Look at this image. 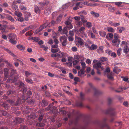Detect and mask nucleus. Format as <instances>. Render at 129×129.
Here are the masks:
<instances>
[{
  "mask_svg": "<svg viewBox=\"0 0 129 129\" xmlns=\"http://www.w3.org/2000/svg\"><path fill=\"white\" fill-rule=\"evenodd\" d=\"M122 4V2H116L115 3V5L119 7H121V5Z\"/></svg>",
  "mask_w": 129,
  "mask_h": 129,
  "instance_id": "obj_50",
  "label": "nucleus"
},
{
  "mask_svg": "<svg viewBox=\"0 0 129 129\" xmlns=\"http://www.w3.org/2000/svg\"><path fill=\"white\" fill-rule=\"evenodd\" d=\"M56 54L57 57L58 58H62V57H67V54L62 52L59 51L58 53H56Z\"/></svg>",
  "mask_w": 129,
  "mask_h": 129,
  "instance_id": "obj_8",
  "label": "nucleus"
},
{
  "mask_svg": "<svg viewBox=\"0 0 129 129\" xmlns=\"http://www.w3.org/2000/svg\"><path fill=\"white\" fill-rule=\"evenodd\" d=\"M91 14H92L94 16L96 17H98L99 16V14L95 13L93 11H91Z\"/></svg>",
  "mask_w": 129,
  "mask_h": 129,
  "instance_id": "obj_40",
  "label": "nucleus"
},
{
  "mask_svg": "<svg viewBox=\"0 0 129 129\" xmlns=\"http://www.w3.org/2000/svg\"><path fill=\"white\" fill-rule=\"evenodd\" d=\"M2 105L4 107L6 110H7L9 108V105L5 103H4Z\"/></svg>",
  "mask_w": 129,
  "mask_h": 129,
  "instance_id": "obj_33",
  "label": "nucleus"
},
{
  "mask_svg": "<svg viewBox=\"0 0 129 129\" xmlns=\"http://www.w3.org/2000/svg\"><path fill=\"white\" fill-rule=\"evenodd\" d=\"M18 78V77L17 75L15 76L12 79H10V78L9 77L6 82H10L12 83L15 82L17 81Z\"/></svg>",
  "mask_w": 129,
  "mask_h": 129,
  "instance_id": "obj_9",
  "label": "nucleus"
},
{
  "mask_svg": "<svg viewBox=\"0 0 129 129\" xmlns=\"http://www.w3.org/2000/svg\"><path fill=\"white\" fill-rule=\"evenodd\" d=\"M48 104L46 101L44 100H43L41 103V106L42 107H45L47 106Z\"/></svg>",
  "mask_w": 129,
  "mask_h": 129,
  "instance_id": "obj_22",
  "label": "nucleus"
},
{
  "mask_svg": "<svg viewBox=\"0 0 129 129\" xmlns=\"http://www.w3.org/2000/svg\"><path fill=\"white\" fill-rule=\"evenodd\" d=\"M63 108H61L59 110V113H61L64 114L66 113V112L64 110H63Z\"/></svg>",
  "mask_w": 129,
  "mask_h": 129,
  "instance_id": "obj_41",
  "label": "nucleus"
},
{
  "mask_svg": "<svg viewBox=\"0 0 129 129\" xmlns=\"http://www.w3.org/2000/svg\"><path fill=\"white\" fill-rule=\"evenodd\" d=\"M29 27H28L24 29L23 30L21 31L20 33L22 34H24L25 32H26L29 29Z\"/></svg>",
  "mask_w": 129,
  "mask_h": 129,
  "instance_id": "obj_47",
  "label": "nucleus"
},
{
  "mask_svg": "<svg viewBox=\"0 0 129 129\" xmlns=\"http://www.w3.org/2000/svg\"><path fill=\"white\" fill-rule=\"evenodd\" d=\"M27 90V89L26 88L24 87L21 89V90L23 93H25L26 92Z\"/></svg>",
  "mask_w": 129,
  "mask_h": 129,
  "instance_id": "obj_59",
  "label": "nucleus"
},
{
  "mask_svg": "<svg viewBox=\"0 0 129 129\" xmlns=\"http://www.w3.org/2000/svg\"><path fill=\"white\" fill-rule=\"evenodd\" d=\"M20 129H27V127L24 125H20V127L19 128Z\"/></svg>",
  "mask_w": 129,
  "mask_h": 129,
  "instance_id": "obj_56",
  "label": "nucleus"
},
{
  "mask_svg": "<svg viewBox=\"0 0 129 129\" xmlns=\"http://www.w3.org/2000/svg\"><path fill=\"white\" fill-rule=\"evenodd\" d=\"M7 95H9L10 94H16V93L15 91L13 90H9L7 92Z\"/></svg>",
  "mask_w": 129,
  "mask_h": 129,
  "instance_id": "obj_36",
  "label": "nucleus"
},
{
  "mask_svg": "<svg viewBox=\"0 0 129 129\" xmlns=\"http://www.w3.org/2000/svg\"><path fill=\"white\" fill-rule=\"evenodd\" d=\"M62 34H67L68 33L67 27H64L62 30Z\"/></svg>",
  "mask_w": 129,
  "mask_h": 129,
  "instance_id": "obj_35",
  "label": "nucleus"
},
{
  "mask_svg": "<svg viewBox=\"0 0 129 129\" xmlns=\"http://www.w3.org/2000/svg\"><path fill=\"white\" fill-rule=\"evenodd\" d=\"M73 57L69 56L68 57V62H71L72 61Z\"/></svg>",
  "mask_w": 129,
  "mask_h": 129,
  "instance_id": "obj_64",
  "label": "nucleus"
},
{
  "mask_svg": "<svg viewBox=\"0 0 129 129\" xmlns=\"http://www.w3.org/2000/svg\"><path fill=\"white\" fill-rule=\"evenodd\" d=\"M62 18V16L60 14L59 15L56 19V22L57 23H58L61 21Z\"/></svg>",
  "mask_w": 129,
  "mask_h": 129,
  "instance_id": "obj_24",
  "label": "nucleus"
},
{
  "mask_svg": "<svg viewBox=\"0 0 129 129\" xmlns=\"http://www.w3.org/2000/svg\"><path fill=\"white\" fill-rule=\"evenodd\" d=\"M17 48L20 50H23L25 49L24 47H23L22 45H17Z\"/></svg>",
  "mask_w": 129,
  "mask_h": 129,
  "instance_id": "obj_37",
  "label": "nucleus"
},
{
  "mask_svg": "<svg viewBox=\"0 0 129 129\" xmlns=\"http://www.w3.org/2000/svg\"><path fill=\"white\" fill-rule=\"evenodd\" d=\"M123 50L124 52L126 54L129 51L128 47L126 46H125L124 47Z\"/></svg>",
  "mask_w": 129,
  "mask_h": 129,
  "instance_id": "obj_21",
  "label": "nucleus"
},
{
  "mask_svg": "<svg viewBox=\"0 0 129 129\" xmlns=\"http://www.w3.org/2000/svg\"><path fill=\"white\" fill-rule=\"evenodd\" d=\"M84 70L81 69L80 70V71H79L78 72V76L81 77H83L84 76L82 75L84 74Z\"/></svg>",
  "mask_w": 129,
  "mask_h": 129,
  "instance_id": "obj_17",
  "label": "nucleus"
},
{
  "mask_svg": "<svg viewBox=\"0 0 129 129\" xmlns=\"http://www.w3.org/2000/svg\"><path fill=\"white\" fill-rule=\"evenodd\" d=\"M48 26V23H44L43 24L41 25L40 27L37 29L35 31V33L36 34H37L40 31L42 30L44 28H46Z\"/></svg>",
  "mask_w": 129,
  "mask_h": 129,
  "instance_id": "obj_5",
  "label": "nucleus"
},
{
  "mask_svg": "<svg viewBox=\"0 0 129 129\" xmlns=\"http://www.w3.org/2000/svg\"><path fill=\"white\" fill-rule=\"evenodd\" d=\"M76 24L78 26H80L82 25V23L79 21H77L76 22Z\"/></svg>",
  "mask_w": 129,
  "mask_h": 129,
  "instance_id": "obj_57",
  "label": "nucleus"
},
{
  "mask_svg": "<svg viewBox=\"0 0 129 129\" xmlns=\"http://www.w3.org/2000/svg\"><path fill=\"white\" fill-rule=\"evenodd\" d=\"M114 110V108L110 107L105 111V113L107 114H110L111 116H114L115 115V113L113 111Z\"/></svg>",
  "mask_w": 129,
  "mask_h": 129,
  "instance_id": "obj_6",
  "label": "nucleus"
},
{
  "mask_svg": "<svg viewBox=\"0 0 129 129\" xmlns=\"http://www.w3.org/2000/svg\"><path fill=\"white\" fill-rule=\"evenodd\" d=\"M74 58L78 60H79L80 58V56L79 55H75L74 56Z\"/></svg>",
  "mask_w": 129,
  "mask_h": 129,
  "instance_id": "obj_60",
  "label": "nucleus"
},
{
  "mask_svg": "<svg viewBox=\"0 0 129 129\" xmlns=\"http://www.w3.org/2000/svg\"><path fill=\"white\" fill-rule=\"evenodd\" d=\"M16 20L20 22H22L24 21V19L21 17H19L16 19Z\"/></svg>",
  "mask_w": 129,
  "mask_h": 129,
  "instance_id": "obj_44",
  "label": "nucleus"
},
{
  "mask_svg": "<svg viewBox=\"0 0 129 129\" xmlns=\"http://www.w3.org/2000/svg\"><path fill=\"white\" fill-rule=\"evenodd\" d=\"M99 33L100 35L102 37H105L106 35V32L104 31H99Z\"/></svg>",
  "mask_w": 129,
  "mask_h": 129,
  "instance_id": "obj_34",
  "label": "nucleus"
},
{
  "mask_svg": "<svg viewBox=\"0 0 129 129\" xmlns=\"http://www.w3.org/2000/svg\"><path fill=\"white\" fill-rule=\"evenodd\" d=\"M81 64L82 66V69L84 70L85 68L86 64L84 62H82L81 63Z\"/></svg>",
  "mask_w": 129,
  "mask_h": 129,
  "instance_id": "obj_61",
  "label": "nucleus"
},
{
  "mask_svg": "<svg viewBox=\"0 0 129 129\" xmlns=\"http://www.w3.org/2000/svg\"><path fill=\"white\" fill-rule=\"evenodd\" d=\"M114 35L113 34L109 33L107 34L106 36V38L107 39H108L109 38H112Z\"/></svg>",
  "mask_w": 129,
  "mask_h": 129,
  "instance_id": "obj_28",
  "label": "nucleus"
},
{
  "mask_svg": "<svg viewBox=\"0 0 129 129\" xmlns=\"http://www.w3.org/2000/svg\"><path fill=\"white\" fill-rule=\"evenodd\" d=\"M60 41L62 42V45L63 46H66L67 39L65 37H61L60 39Z\"/></svg>",
  "mask_w": 129,
  "mask_h": 129,
  "instance_id": "obj_7",
  "label": "nucleus"
},
{
  "mask_svg": "<svg viewBox=\"0 0 129 129\" xmlns=\"http://www.w3.org/2000/svg\"><path fill=\"white\" fill-rule=\"evenodd\" d=\"M93 67L96 69H98L101 68V64L100 62H98L95 64H93Z\"/></svg>",
  "mask_w": 129,
  "mask_h": 129,
  "instance_id": "obj_13",
  "label": "nucleus"
},
{
  "mask_svg": "<svg viewBox=\"0 0 129 129\" xmlns=\"http://www.w3.org/2000/svg\"><path fill=\"white\" fill-rule=\"evenodd\" d=\"M6 28L5 25H1L0 27V30H2V32H3V33H5L6 32L5 31Z\"/></svg>",
  "mask_w": 129,
  "mask_h": 129,
  "instance_id": "obj_26",
  "label": "nucleus"
},
{
  "mask_svg": "<svg viewBox=\"0 0 129 129\" xmlns=\"http://www.w3.org/2000/svg\"><path fill=\"white\" fill-rule=\"evenodd\" d=\"M122 49L121 48H119L117 50V53L118 55L119 56L121 54V51Z\"/></svg>",
  "mask_w": 129,
  "mask_h": 129,
  "instance_id": "obj_48",
  "label": "nucleus"
},
{
  "mask_svg": "<svg viewBox=\"0 0 129 129\" xmlns=\"http://www.w3.org/2000/svg\"><path fill=\"white\" fill-rule=\"evenodd\" d=\"M41 47L43 48L44 51H47L48 49V47H46L45 45H43L41 46Z\"/></svg>",
  "mask_w": 129,
  "mask_h": 129,
  "instance_id": "obj_45",
  "label": "nucleus"
},
{
  "mask_svg": "<svg viewBox=\"0 0 129 129\" xmlns=\"http://www.w3.org/2000/svg\"><path fill=\"white\" fill-rule=\"evenodd\" d=\"M16 2H14L12 5V7L14 8H18V3H16Z\"/></svg>",
  "mask_w": 129,
  "mask_h": 129,
  "instance_id": "obj_46",
  "label": "nucleus"
},
{
  "mask_svg": "<svg viewBox=\"0 0 129 129\" xmlns=\"http://www.w3.org/2000/svg\"><path fill=\"white\" fill-rule=\"evenodd\" d=\"M60 50L59 48H57L56 49H54L51 48V52L53 53H56L58 52Z\"/></svg>",
  "mask_w": 129,
  "mask_h": 129,
  "instance_id": "obj_31",
  "label": "nucleus"
},
{
  "mask_svg": "<svg viewBox=\"0 0 129 129\" xmlns=\"http://www.w3.org/2000/svg\"><path fill=\"white\" fill-rule=\"evenodd\" d=\"M52 104H50L45 109V110L46 111H49L50 109V110L49 112L50 113H52L53 112V110L52 109H54V108H55L54 107H52Z\"/></svg>",
  "mask_w": 129,
  "mask_h": 129,
  "instance_id": "obj_12",
  "label": "nucleus"
},
{
  "mask_svg": "<svg viewBox=\"0 0 129 129\" xmlns=\"http://www.w3.org/2000/svg\"><path fill=\"white\" fill-rule=\"evenodd\" d=\"M107 58L106 57H102L100 58V61L102 62H104L107 61Z\"/></svg>",
  "mask_w": 129,
  "mask_h": 129,
  "instance_id": "obj_55",
  "label": "nucleus"
},
{
  "mask_svg": "<svg viewBox=\"0 0 129 129\" xmlns=\"http://www.w3.org/2000/svg\"><path fill=\"white\" fill-rule=\"evenodd\" d=\"M113 74L112 72H111L109 74L107 75V77L110 79L113 80H114L113 77Z\"/></svg>",
  "mask_w": 129,
  "mask_h": 129,
  "instance_id": "obj_25",
  "label": "nucleus"
},
{
  "mask_svg": "<svg viewBox=\"0 0 129 129\" xmlns=\"http://www.w3.org/2000/svg\"><path fill=\"white\" fill-rule=\"evenodd\" d=\"M10 42L13 45H15L16 43V40L17 37L15 34L13 33H11L8 35Z\"/></svg>",
  "mask_w": 129,
  "mask_h": 129,
  "instance_id": "obj_2",
  "label": "nucleus"
},
{
  "mask_svg": "<svg viewBox=\"0 0 129 129\" xmlns=\"http://www.w3.org/2000/svg\"><path fill=\"white\" fill-rule=\"evenodd\" d=\"M86 26L88 28H90L92 26V24L90 22H87L86 24Z\"/></svg>",
  "mask_w": 129,
  "mask_h": 129,
  "instance_id": "obj_52",
  "label": "nucleus"
},
{
  "mask_svg": "<svg viewBox=\"0 0 129 129\" xmlns=\"http://www.w3.org/2000/svg\"><path fill=\"white\" fill-rule=\"evenodd\" d=\"M80 99L81 101L83 100L84 99V94H83L82 92H81L80 93Z\"/></svg>",
  "mask_w": 129,
  "mask_h": 129,
  "instance_id": "obj_51",
  "label": "nucleus"
},
{
  "mask_svg": "<svg viewBox=\"0 0 129 129\" xmlns=\"http://www.w3.org/2000/svg\"><path fill=\"white\" fill-rule=\"evenodd\" d=\"M36 117V116L34 113H33L31 114L28 116L26 117V118L28 119H34Z\"/></svg>",
  "mask_w": 129,
  "mask_h": 129,
  "instance_id": "obj_18",
  "label": "nucleus"
},
{
  "mask_svg": "<svg viewBox=\"0 0 129 129\" xmlns=\"http://www.w3.org/2000/svg\"><path fill=\"white\" fill-rule=\"evenodd\" d=\"M88 35H90L91 36V37L92 38H94L95 37V35L91 32L90 31L88 33Z\"/></svg>",
  "mask_w": 129,
  "mask_h": 129,
  "instance_id": "obj_49",
  "label": "nucleus"
},
{
  "mask_svg": "<svg viewBox=\"0 0 129 129\" xmlns=\"http://www.w3.org/2000/svg\"><path fill=\"white\" fill-rule=\"evenodd\" d=\"M24 120V119L23 118H15L14 121V122L15 124H19L22 123Z\"/></svg>",
  "mask_w": 129,
  "mask_h": 129,
  "instance_id": "obj_10",
  "label": "nucleus"
},
{
  "mask_svg": "<svg viewBox=\"0 0 129 129\" xmlns=\"http://www.w3.org/2000/svg\"><path fill=\"white\" fill-rule=\"evenodd\" d=\"M6 51L10 55H12L13 56H14L15 55L8 49H6Z\"/></svg>",
  "mask_w": 129,
  "mask_h": 129,
  "instance_id": "obj_58",
  "label": "nucleus"
},
{
  "mask_svg": "<svg viewBox=\"0 0 129 129\" xmlns=\"http://www.w3.org/2000/svg\"><path fill=\"white\" fill-rule=\"evenodd\" d=\"M24 73L25 75V76L26 78H27L29 76L31 75L32 74V73H30L29 72L27 71H24Z\"/></svg>",
  "mask_w": 129,
  "mask_h": 129,
  "instance_id": "obj_42",
  "label": "nucleus"
},
{
  "mask_svg": "<svg viewBox=\"0 0 129 129\" xmlns=\"http://www.w3.org/2000/svg\"><path fill=\"white\" fill-rule=\"evenodd\" d=\"M30 96H28L27 98H25V96L24 95H23L22 96V98L21 100L20 98H18L16 103H15V106H17L18 105H19L22 103L24 102L28 98H30Z\"/></svg>",
  "mask_w": 129,
  "mask_h": 129,
  "instance_id": "obj_4",
  "label": "nucleus"
},
{
  "mask_svg": "<svg viewBox=\"0 0 129 129\" xmlns=\"http://www.w3.org/2000/svg\"><path fill=\"white\" fill-rule=\"evenodd\" d=\"M25 80L26 82L27 83L31 84H33V80L31 79H29V78H25Z\"/></svg>",
  "mask_w": 129,
  "mask_h": 129,
  "instance_id": "obj_30",
  "label": "nucleus"
},
{
  "mask_svg": "<svg viewBox=\"0 0 129 129\" xmlns=\"http://www.w3.org/2000/svg\"><path fill=\"white\" fill-rule=\"evenodd\" d=\"M107 119L106 118H104L103 119V122L104 123V124L102 126V127H103L105 126H106L108 128L109 127L108 125L107 124L105 123V122L107 120Z\"/></svg>",
  "mask_w": 129,
  "mask_h": 129,
  "instance_id": "obj_39",
  "label": "nucleus"
},
{
  "mask_svg": "<svg viewBox=\"0 0 129 129\" xmlns=\"http://www.w3.org/2000/svg\"><path fill=\"white\" fill-rule=\"evenodd\" d=\"M17 72L16 70L12 69L11 70L10 72V76H12L13 75L17 74Z\"/></svg>",
  "mask_w": 129,
  "mask_h": 129,
  "instance_id": "obj_29",
  "label": "nucleus"
},
{
  "mask_svg": "<svg viewBox=\"0 0 129 129\" xmlns=\"http://www.w3.org/2000/svg\"><path fill=\"white\" fill-rule=\"evenodd\" d=\"M76 104L77 106L82 107L83 106V105L81 102H77Z\"/></svg>",
  "mask_w": 129,
  "mask_h": 129,
  "instance_id": "obj_43",
  "label": "nucleus"
},
{
  "mask_svg": "<svg viewBox=\"0 0 129 129\" xmlns=\"http://www.w3.org/2000/svg\"><path fill=\"white\" fill-rule=\"evenodd\" d=\"M32 39L33 40L35 41L36 42H38L39 40V38L37 37H35L34 38H32Z\"/></svg>",
  "mask_w": 129,
  "mask_h": 129,
  "instance_id": "obj_63",
  "label": "nucleus"
},
{
  "mask_svg": "<svg viewBox=\"0 0 129 129\" xmlns=\"http://www.w3.org/2000/svg\"><path fill=\"white\" fill-rule=\"evenodd\" d=\"M108 31L109 32L112 33H114L115 32L114 29L112 27H109L107 28Z\"/></svg>",
  "mask_w": 129,
  "mask_h": 129,
  "instance_id": "obj_38",
  "label": "nucleus"
},
{
  "mask_svg": "<svg viewBox=\"0 0 129 129\" xmlns=\"http://www.w3.org/2000/svg\"><path fill=\"white\" fill-rule=\"evenodd\" d=\"M48 4V3H47L46 1L44 2H41L39 4L41 6H45L47 5Z\"/></svg>",
  "mask_w": 129,
  "mask_h": 129,
  "instance_id": "obj_54",
  "label": "nucleus"
},
{
  "mask_svg": "<svg viewBox=\"0 0 129 129\" xmlns=\"http://www.w3.org/2000/svg\"><path fill=\"white\" fill-rule=\"evenodd\" d=\"M66 27H67V28H68L69 29H72L73 28V26L71 24H70L67 26Z\"/></svg>",
  "mask_w": 129,
  "mask_h": 129,
  "instance_id": "obj_62",
  "label": "nucleus"
},
{
  "mask_svg": "<svg viewBox=\"0 0 129 129\" xmlns=\"http://www.w3.org/2000/svg\"><path fill=\"white\" fill-rule=\"evenodd\" d=\"M88 84L90 87L91 89L94 92V95L95 96L99 95L102 93V92L99 90L93 87L92 83H89Z\"/></svg>",
  "mask_w": 129,
  "mask_h": 129,
  "instance_id": "obj_3",
  "label": "nucleus"
},
{
  "mask_svg": "<svg viewBox=\"0 0 129 129\" xmlns=\"http://www.w3.org/2000/svg\"><path fill=\"white\" fill-rule=\"evenodd\" d=\"M114 38L112 40V45L116 47H119V45L121 42L119 39V35L116 33H115L114 35Z\"/></svg>",
  "mask_w": 129,
  "mask_h": 129,
  "instance_id": "obj_1",
  "label": "nucleus"
},
{
  "mask_svg": "<svg viewBox=\"0 0 129 129\" xmlns=\"http://www.w3.org/2000/svg\"><path fill=\"white\" fill-rule=\"evenodd\" d=\"M6 18L10 20L12 22H16L13 18L10 16L7 15L6 16Z\"/></svg>",
  "mask_w": 129,
  "mask_h": 129,
  "instance_id": "obj_20",
  "label": "nucleus"
},
{
  "mask_svg": "<svg viewBox=\"0 0 129 129\" xmlns=\"http://www.w3.org/2000/svg\"><path fill=\"white\" fill-rule=\"evenodd\" d=\"M14 14L18 17H21L22 16V14L20 12L15 11L14 12Z\"/></svg>",
  "mask_w": 129,
  "mask_h": 129,
  "instance_id": "obj_32",
  "label": "nucleus"
},
{
  "mask_svg": "<svg viewBox=\"0 0 129 129\" xmlns=\"http://www.w3.org/2000/svg\"><path fill=\"white\" fill-rule=\"evenodd\" d=\"M7 102L10 103L11 105H15V103H14V102L11 100H8L7 101Z\"/></svg>",
  "mask_w": 129,
  "mask_h": 129,
  "instance_id": "obj_53",
  "label": "nucleus"
},
{
  "mask_svg": "<svg viewBox=\"0 0 129 129\" xmlns=\"http://www.w3.org/2000/svg\"><path fill=\"white\" fill-rule=\"evenodd\" d=\"M9 70L7 68H5L4 69V74L5 77L4 80H6L9 76Z\"/></svg>",
  "mask_w": 129,
  "mask_h": 129,
  "instance_id": "obj_11",
  "label": "nucleus"
},
{
  "mask_svg": "<svg viewBox=\"0 0 129 129\" xmlns=\"http://www.w3.org/2000/svg\"><path fill=\"white\" fill-rule=\"evenodd\" d=\"M103 46H100L99 47V48L97 50V52L99 54L102 53L103 52Z\"/></svg>",
  "mask_w": 129,
  "mask_h": 129,
  "instance_id": "obj_19",
  "label": "nucleus"
},
{
  "mask_svg": "<svg viewBox=\"0 0 129 129\" xmlns=\"http://www.w3.org/2000/svg\"><path fill=\"white\" fill-rule=\"evenodd\" d=\"M85 29V27H81L78 30V32H80L83 35H84L85 34V32L84 31Z\"/></svg>",
  "mask_w": 129,
  "mask_h": 129,
  "instance_id": "obj_16",
  "label": "nucleus"
},
{
  "mask_svg": "<svg viewBox=\"0 0 129 129\" xmlns=\"http://www.w3.org/2000/svg\"><path fill=\"white\" fill-rule=\"evenodd\" d=\"M30 14L28 12H26L25 13L24 19L26 21H28L29 18L31 16Z\"/></svg>",
  "mask_w": 129,
  "mask_h": 129,
  "instance_id": "obj_15",
  "label": "nucleus"
},
{
  "mask_svg": "<svg viewBox=\"0 0 129 129\" xmlns=\"http://www.w3.org/2000/svg\"><path fill=\"white\" fill-rule=\"evenodd\" d=\"M90 50H95L97 49L98 48L97 45L95 44H92L90 46Z\"/></svg>",
  "mask_w": 129,
  "mask_h": 129,
  "instance_id": "obj_27",
  "label": "nucleus"
},
{
  "mask_svg": "<svg viewBox=\"0 0 129 129\" xmlns=\"http://www.w3.org/2000/svg\"><path fill=\"white\" fill-rule=\"evenodd\" d=\"M82 3L81 2L77 3L75 4L76 7H75L73 8H78L79 7L82 8Z\"/></svg>",
  "mask_w": 129,
  "mask_h": 129,
  "instance_id": "obj_23",
  "label": "nucleus"
},
{
  "mask_svg": "<svg viewBox=\"0 0 129 129\" xmlns=\"http://www.w3.org/2000/svg\"><path fill=\"white\" fill-rule=\"evenodd\" d=\"M77 41L78 43L80 45L82 46L84 45V41L80 37H77Z\"/></svg>",
  "mask_w": 129,
  "mask_h": 129,
  "instance_id": "obj_14",
  "label": "nucleus"
}]
</instances>
